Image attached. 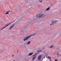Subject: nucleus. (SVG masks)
<instances>
[{
	"mask_svg": "<svg viewBox=\"0 0 61 61\" xmlns=\"http://www.w3.org/2000/svg\"><path fill=\"white\" fill-rule=\"evenodd\" d=\"M36 35V34L35 33H33V34H32L30 36H27L25 38V39H23V40L24 41H26V40H27L28 39L30 38V37H31V36H35Z\"/></svg>",
	"mask_w": 61,
	"mask_h": 61,
	"instance_id": "1",
	"label": "nucleus"
},
{
	"mask_svg": "<svg viewBox=\"0 0 61 61\" xmlns=\"http://www.w3.org/2000/svg\"><path fill=\"white\" fill-rule=\"evenodd\" d=\"M59 34V32H57L52 37V39H55V38H56L58 37V36Z\"/></svg>",
	"mask_w": 61,
	"mask_h": 61,
	"instance_id": "2",
	"label": "nucleus"
},
{
	"mask_svg": "<svg viewBox=\"0 0 61 61\" xmlns=\"http://www.w3.org/2000/svg\"><path fill=\"white\" fill-rule=\"evenodd\" d=\"M15 22V20H14L12 22H10L9 23L7 24L6 25H5V27H3L2 28V29H0V30H3V29H4V28H5V27H7V26H8V25H10V24H12V23H14V22Z\"/></svg>",
	"mask_w": 61,
	"mask_h": 61,
	"instance_id": "3",
	"label": "nucleus"
},
{
	"mask_svg": "<svg viewBox=\"0 0 61 61\" xmlns=\"http://www.w3.org/2000/svg\"><path fill=\"white\" fill-rule=\"evenodd\" d=\"M52 23L50 24V25H53L54 24H55L57 22V20H55L54 19L53 20V21H52Z\"/></svg>",
	"mask_w": 61,
	"mask_h": 61,
	"instance_id": "4",
	"label": "nucleus"
},
{
	"mask_svg": "<svg viewBox=\"0 0 61 61\" xmlns=\"http://www.w3.org/2000/svg\"><path fill=\"white\" fill-rule=\"evenodd\" d=\"M35 26L36 27H38L39 26V23L38 22H37L35 23Z\"/></svg>",
	"mask_w": 61,
	"mask_h": 61,
	"instance_id": "5",
	"label": "nucleus"
},
{
	"mask_svg": "<svg viewBox=\"0 0 61 61\" xmlns=\"http://www.w3.org/2000/svg\"><path fill=\"white\" fill-rule=\"evenodd\" d=\"M22 20H23V18L21 17L18 20L17 22H19V21H22Z\"/></svg>",
	"mask_w": 61,
	"mask_h": 61,
	"instance_id": "6",
	"label": "nucleus"
},
{
	"mask_svg": "<svg viewBox=\"0 0 61 61\" xmlns=\"http://www.w3.org/2000/svg\"><path fill=\"white\" fill-rule=\"evenodd\" d=\"M41 57H42V56L41 55H40L39 56H38V60H39L41 59Z\"/></svg>",
	"mask_w": 61,
	"mask_h": 61,
	"instance_id": "7",
	"label": "nucleus"
},
{
	"mask_svg": "<svg viewBox=\"0 0 61 61\" xmlns=\"http://www.w3.org/2000/svg\"><path fill=\"white\" fill-rule=\"evenodd\" d=\"M40 17H43L45 16V15L44 14L40 15Z\"/></svg>",
	"mask_w": 61,
	"mask_h": 61,
	"instance_id": "8",
	"label": "nucleus"
},
{
	"mask_svg": "<svg viewBox=\"0 0 61 61\" xmlns=\"http://www.w3.org/2000/svg\"><path fill=\"white\" fill-rule=\"evenodd\" d=\"M37 17L38 18H39V17H40V15L38 14L36 15Z\"/></svg>",
	"mask_w": 61,
	"mask_h": 61,
	"instance_id": "9",
	"label": "nucleus"
},
{
	"mask_svg": "<svg viewBox=\"0 0 61 61\" xmlns=\"http://www.w3.org/2000/svg\"><path fill=\"white\" fill-rule=\"evenodd\" d=\"M33 54V52L30 53L29 54V55H27L28 56H30L32 55V54Z\"/></svg>",
	"mask_w": 61,
	"mask_h": 61,
	"instance_id": "10",
	"label": "nucleus"
},
{
	"mask_svg": "<svg viewBox=\"0 0 61 61\" xmlns=\"http://www.w3.org/2000/svg\"><path fill=\"white\" fill-rule=\"evenodd\" d=\"M54 45H52L50 47H49V48H53V47H54Z\"/></svg>",
	"mask_w": 61,
	"mask_h": 61,
	"instance_id": "11",
	"label": "nucleus"
},
{
	"mask_svg": "<svg viewBox=\"0 0 61 61\" xmlns=\"http://www.w3.org/2000/svg\"><path fill=\"white\" fill-rule=\"evenodd\" d=\"M56 54L57 56H60V55H59V53H57Z\"/></svg>",
	"mask_w": 61,
	"mask_h": 61,
	"instance_id": "12",
	"label": "nucleus"
},
{
	"mask_svg": "<svg viewBox=\"0 0 61 61\" xmlns=\"http://www.w3.org/2000/svg\"><path fill=\"white\" fill-rule=\"evenodd\" d=\"M9 12H10V11H7L6 13H5V15H7V14H8V13H9Z\"/></svg>",
	"mask_w": 61,
	"mask_h": 61,
	"instance_id": "13",
	"label": "nucleus"
},
{
	"mask_svg": "<svg viewBox=\"0 0 61 61\" xmlns=\"http://www.w3.org/2000/svg\"><path fill=\"white\" fill-rule=\"evenodd\" d=\"M36 57V56H35L33 58H32V60H35V58Z\"/></svg>",
	"mask_w": 61,
	"mask_h": 61,
	"instance_id": "14",
	"label": "nucleus"
},
{
	"mask_svg": "<svg viewBox=\"0 0 61 61\" xmlns=\"http://www.w3.org/2000/svg\"><path fill=\"white\" fill-rule=\"evenodd\" d=\"M30 43V41H28V43H27V45H29Z\"/></svg>",
	"mask_w": 61,
	"mask_h": 61,
	"instance_id": "15",
	"label": "nucleus"
},
{
	"mask_svg": "<svg viewBox=\"0 0 61 61\" xmlns=\"http://www.w3.org/2000/svg\"><path fill=\"white\" fill-rule=\"evenodd\" d=\"M49 9H50V7H49L47 8V9H46V11H48V10H49Z\"/></svg>",
	"mask_w": 61,
	"mask_h": 61,
	"instance_id": "16",
	"label": "nucleus"
},
{
	"mask_svg": "<svg viewBox=\"0 0 61 61\" xmlns=\"http://www.w3.org/2000/svg\"><path fill=\"white\" fill-rule=\"evenodd\" d=\"M34 20H35V18H34L31 21L33 22V21H34Z\"/></svg>",
	"mask_w": 61,
	"mask_h": 61,
	"instance_id": "17",
	"label": "nucleus"
},
{
	"mask_svg": "<svg viewBox=\"0 0 61 61\" xmlns=\"http://www.w3.org/2000/svg\"><path fill=\"white\" fill-rule=\"evenodd\" d=\"M28 8L29 9H30L31 8V6H29Z\"/></svg>",
	"mask_w": 61,
	"mask_h": 61,
	"instance_id": "18",
	"label": "nucleus"
},
{
	"mask_svg": "<svg viewBox=\"0 0 61 61\" xmlns=\"http://www.w3.org/2000/svg\"><path fill=\"white\" fill-rule=\"evenodd\" d=\"M17 22H18L17 21H17L15 23V25H16V24H17Z\"/></svg>",
	"mask_w": 61,
	"mask_h": 61,
	"instance_id": "19",
	"label": "nucleus"
},
{
	"mask_svg": "<svg viewBox=\"0 0 61 61\" xmlns=\"http://www.w3.org/2000/svg\"><path fill=\"white\" fill-rule=\"evenodd\" d=\"M13 28L11 26L10 27V28L9 29H11Z\"/></svg>",
	"mask_w": 61,
	"mask_h": 61,
	"instance_id": "20",
	"label": "nucleus"
},
{
	"mask_svg": "<svg viewBox=\"0 0 61 61\" xmlns=\"http://www.w3.org/2000/svg\"><path fill=\"white\" fill-rule=\"evenodd\" d=\"M36 55V54H35L33 56H35V55Z\"/></svg>",
	"mask_w": 61,
	"mask_h": 61,
	"instance_id": "21",
	"label": "nucleus"
},
{
	"mask_svg": "<svg viewBox=\"0 0 61 61\" xmlns=\"http://www.w3.org/2000/svg\"><path fill=\"white\" fill-rule=\"evenodd\" d=\"M15 26V24H13V25H12L11 27H13V26Z\"/></svg>",
	"mask_w": 61,
	"mask_h": 61,
	"instance_id": "22",
	"label": "nucleus"
},
{
	"mask_svg": "<svg viewBox=\"0 0 61 61\" xmlns=\"http://www.w3.org/2000/svg\"><path fill=\"white\" fill-rule=\"evenodd\" d=\"M48 58H49V59H51V58L49 56H48Z\"/></svg>",
	"mask_w": 61,
	"mask_h": 61,
	"instance_id": "23",
	"label": "nucleus"
},
{
	"mask_svg": "<svg viewBox=\"0 0 61 61\" xmlns=\"http://www.w3.org/2000/svg\"><path fill=\"white\" fill-rule=\"evenodd\" d=\"M40 51H38L37 52L38 53H39V52H40Z\"/></svg>",
	"mask_w": 61,
	"mask_h": 61,
	"instance_id": "24",
	"label": "nucleus"
},
{
	"mask_svg": "<svg viewBox=\"0 0 61 61\" xmlns=\"http://www.w3.org/2000/svg\"><path fill=\"white\" fill-rule=\"evenodd\" d=\"M24 26V27L23 28H25V27H26V26Z\"/></svg>",
	"mask_w": 61,
	"mask_h": 61,
	"instance_id": "25",
	"label": "nucleus"
},
{
	"mask_svg": "<svg viewBox=\"0 0 61 61\" xmlns=\"http://www.w3.org/2000/svg\"><path fill=\"white\" fill-rule=\"evenodd\" d=\"M17 53H19V51L18 50L17 51Z\"/></svg>",
	"mask_w": 61,
	"mask_h": 61,
	"instance_id": "26",
	"label": "nucleus"
},
{
	"mask_svg": "<svg viewBox=\"0 0 61 61\" xmlns=\"http://www.w3.org/2000/svg\"><path fill=\"white\" fill-rule=\"evenodd\" d=\"M40 5H38V7H40Z\"/></svg>",
	"mask_w": 61,
	"mask_h": 61,
	"instance_id": "27",
	"label": "nucleus"
},
{
	"mask_svg": "<svg viewBox=\"0 0 61 61\" xmlns=\"http://www.w3.org/2000/svg\"><path fill=\"white\" fill-rule=\"evenodd\" d=\"M40 52H43V51H42L41 50H40Z\"/></svg>",
	"mask_w": 61,
	"mask_h": 61,
	"instance_id": "28",
	"label": "nucleus"
},
{
	"mask_svg": "<svg viewBox=\"0 0 61 61\" xmlns=\"http://www.w3.org/2000/svg\"><path fill=\"white\" fill-rule=\"evenodd\" d=\"M55 61H57V60L56 59H55Z\"/></svg>",
	"mask_w": 61,
	"mask_h": 61,
	"instance_id": "29",
	"label": "nucleus"
},
{
	"mask_svg": "<svg viewBox=\"0 0 61 61\" xmlns=\"http://www.w3.org/2000/svg\"><path fill=\"white\" fill-rule=\"evenodd\" d=\"M52 4H53L52 3H51V5H52Z\"/></svg>",
	"mask_w": 61,
	"mask_h": 61,
	"instance_id": "30",
	"label": "nucleus"
},
{
	"mask_svg": "<svg viewBox=\"0 0 61 61\" xmlns=\"http://www.w3.org/2000/svg\"><path fill=\"white\" fill-rule=\"evenodd\" d=\"M57 48H58V49L59 48V47H57Z\"/></svg>",
	"mask_w": 61,
	"mask_h": 61,
	"instance_id": "31",
	"label": "nucleus"
},
{
	"mask_svg": "<svg viewBox=\"0 0 61 61\" xmlns=\"http://www.w3.org/2000/svg\"><path fill=\"white\" fill-rule=\"evenodd\" d=\"M41 3H42V1L41 0Z\"/></svg>",
	"mask_w": 61,
	"mask_h": 61,
	"instance_id": "32",
	"label": "nucleus"
},
{
	"mask_svg": "<svg viewBox=\"0 0 61 61\" xmlns=\"http://www.w3.org/2000/svg\"><path fill=\"white\" fill-rule=\"evenodd\" d=\"M26 45V43H25L24 44V45Z\"/></svg>",
	"mask_w": 61,
	"mask_h": 61,
	"instance_id": "33",
	"label": "nucleus"
},
{
	"mask_svg": "<svg viewBox=\"0 0 61 61\" xmlns=\"http://www.w3.org/2000/svg\"><path fill=\"white\" fill-rule=\"evenodd\" d=\"M14 56V55H13L12 56V57H13Z\"/></svg>",
	"mask_w": 61,
	"mask_h": 61,
	"instance_id": "34",
	"label": "nucleus"
},
{
	"mask_svg": "<svg viewBox=\"0 0 61 61\" xmlns=\"http://www.w3.org/2000/svg\"><path fill=\"white\" fill-rule=\"evenodd\" d=\"M43 53H44V54H45V52H43Z\"/></svg>",
	"mask_w": 61,
	"mask_h": 61,
	"instance_id": "35",
	"label": "nucleus"
},
{
	"mask_svg": "<svg viewBox=\"0 0 61 61\" xmlns=\"http://www.w3.org/2000/svg\"><path fill=\"white\" fill-rule=\"evenodd\" d=\"M60 56H61V54H60Z\"/></svg>",
	"mask_w": 61,
	"mask_h": 61,
	"instance_id": "36",
	"label": "nucleus"
},
{
	"mask_svg": "<svg viewBox=\"0 0 61 61\" xmlns=\"http://www.w3.org/2000/svg\"><path fill=\"white\" fill-rule=\"evenodd\" d=\"M26 1H27V0H26Z\"/></svg>",
	"mask_w": 61,
	"mask_h": 61,
	"instance_id": "37",
	"label": "nucleus"
},
{
	"mask_svg": "<svg viewBox=\"0 0 61 61\" xmlns=\"http://www.w3.org/2000/svg\"><path fill=\"white\" fill-rule=\"evenodd\" d=\"M15 61V60H13V61Z\"/></svg>",
	"mask_w": 61,
	"mask_h": 61,
	"instance_id": "38",
	"label": "nucleus"
},
{
	"mask_svg": "<svg viewBox=\"0 0 61 61\" xmlns=\"http://www.w3.org/2000/svg\"><path fill=\"white\" fill-rule=\"evenodd\" d=\"M52 32H51V34H52Z\"/></svg>",
	"mask_w": 61,
	"mask_h": 61,
	"instance_id": "39",
	"label": "nucleus"
},
{
	"mask_svg": "<svg viewBox=\"0 0 61 61\" xmlns=\"http://www.w3.org/2000/svg\"><path fill=\"white\" fill-rule=\"evenodd\" d=\"M10 11V12H11V11Z\"/></svg>",
	"mask_w": 61,
	"mask_h": 61,
	"instance_id": "40",
	"label": "nucleus"
},
{
	"mask_svg": "<svg viewBox=\"0 0 61 61\" xmlns=\"http://www.w3.org/2000/svg\"><path fill=\"white\" fill-rule=\"evenodd\" d=\"M22 17H23V16H22Z\"/></svg>",
	"mask_w": 61,
	"mask_h": 61,
	"instance_id": "41",
	"label": "nucleus"
},
{
	"mask_svg": "<svg viewBox=\"0 0 61 61\" xmlns=\"http://www.w3.org/2000/svg\"><path fill=\"white\" fill-rule=\"evenodd\" d=\"M44 58H45V57H44Z\"/></svg>",
	"mask_w": 61,
	"mask_h": 61,
	"instance_id": "42",
	"label": "nucleus"
},
{
	"mask_svg": "<svg viewBox=\"0 0 61 61\" xmlns=\"http://www.w3.org/2000/svg\"><path fill=\"white\" fill-rule=\"evenodd\" d=\"M1 32H2V30H1Z\"/></svg>",
	"mask_w": 61,
	"mask_h": 61,
	"instance_id": "43",
	"label": "nucleus"
}]
</instances>
